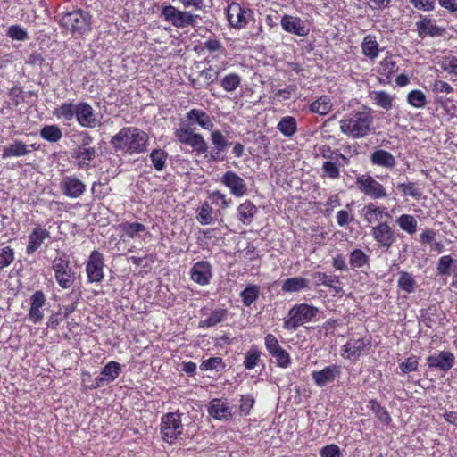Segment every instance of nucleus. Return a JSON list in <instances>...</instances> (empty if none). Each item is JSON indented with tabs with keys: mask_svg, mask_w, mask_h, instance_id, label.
I'll return each instance as SVG.
<instances>
[{
	"mask_svg": "<svg viewBox=\"0 0 457 457\" xmlns=\"http://www.w3.org/2000/svg\"><path fill=\"white\" fill-rule=\"evenodd\" d=\"M110 144L116 152L125 154H143L147 150L149 136L137 127H124L111 138Z\"/></svg>",
	"mask_w": 457,
	"mask_h": 457,
	"instance_id": "1",
	"label": "nucleus"
},
{
	"mask_svg": "<svg viewBox=\"0 0 457 457\" xmlns=\"http://www.w3.org/2000/svg\"><path fill=\"white\" fill-rule=\"evenodd\" d=\"M372 118L367 112H353L340 120L341 131L354 138L366 136L370 129Z\"/></svg>",
	"mask_w": 457,
	"mask_h": 457,
	"instance_id": "2",
	"label": "nucleus"
},
{
	"mask_svg": "<svg viewBox=\"0 0 457 457\" xmlns=\"http://www.w3.org/2000/svg\"><path fill=\"white\" fill-rule=\"evenodd\" d=\"M59 24L73 35H83L91 30L92 15L81 9H76L63 14Z\"/></svg>",
	"mask_w": 457,
	"mask_h": 457,
	"instance_id": "3",
	"label": "nucleus"
},
{
	"mask_svg": "<svg viewBox=\"0 0 457 457\" xmlns=\"http://www.w3.org/2000/svg\"><path fill=\"white\" fill-rule=\"evenodd\" d=\"M319 312V310L306 303L296 304L293 306L287 319L284 321V328L287 329H295L297 327L311 321Z\"/></svg>",
	"mask_w": 457,
	"mask_h": 457,
	"instance_id": "4",
	"label": "nucleus"
},
{
	"mask_svg": "<svg viewBox=\"0 0 457 457\" xmlns=\"http://www.w3.org/2000/svg\"><path fill=\"white\" fill-rule=\"evenodd\" d=\"M182 431L181 414L179 412H169L162 417L161 434L165 442L173 444L181 436Z\"/></svg>",
	"mask_w": 457,
	"mask_h": 457,
	"instance_id": "5",
	"label": "nucleus"
},
{
	"mask_svg": "<svg viewBox=\"0 0 457 457\" xmlns=\"http://www.w3.org/2000/svg\"><path fill=\"white\" fill-rule=\"evenodd\" d=\"M54 278L58 285L63 288H70L75 281V271L71 267V262L66 253L55 258L53 262Z\"/></svg>",
	"mask_w": 457,
	"mask_h": 457,
	"instance_id": "6",
	"label": "nucleus"
},
{
	"mask_svg": "<svg viewBox=\"0 0 457 457\" xmlns=\"http://www.w3.org/2000/svg\"><path fill=\"white\" fill-rule=\"evenodd\" d=\"M162 15L166 21L170 22L174 27L185 28L195 26L198 15L187 12L179 11L172 5H166L162 10Z\"/></svg>",
	"mask_w": 457,
	"mask_h": 457,
	"instance_id": "7",
	"label": "nucleus"
},
{
	"mask_svg": "<svg viewBox=\"0 0 457 457\" xmlns=\"http://www.w3.org/2000/svg\"><path fill=\"white\" fill-rule=\"evenodd\" d=\"M371 235L377 245L388 251L396 240L397 234L387 222H379L372 227Z\"/></svg>",
	"mask_w": 457,
	"mask_h": 457,
	"instance_id": "8",
	"label": "nucleus"
},
{
	"mask_svg": "<svg viewBox=\"0 0 457 457\" xmlns=\"http://www.w3.org/2000/svg\"><path fill=\"white\" fill-rule=\"evenodd\" d=\"M175 136L181 144L190 145L198 154H204L208 150L207 143L201 134L194 133L186 128H179L176 129Z\"/></svg>",
	"mask_w": 457,
	"mask_h": 457,
	"instance_id": "9",
	"label": "nucleus"
},
{
	"mask_svg": "<svg viewBox=\"0 0 457 457\" xmlns=\"http://www.w3.org/2000/svg\"><path fill=\"white\" fill-rule=\"evenodd\" d=\"M356 184L361 192L373 199L384 198L386 196V192L383 185L370 175L358 177Z\"/></svg>",
	"mask_w": 457,
	"mask_h": 457,
	"instance_id": "10",
	"label": "nucleus"
},
{
	"mask_svg": "<svg viewBox=\"0 0 457 457\" xmlns=\"http://www.w3.org/2000/svg\"><path fill=\"white\" fill-rule=\"evenodd\" d=\"M251 15L252 12L250 9H245L236 2L228 4L227 8L228 22L235 29L245 28Z\"/></svg>",
	"mask_w": 457,
	"mask_h": 457,
	"instance_id": "11",
	"label": "nucleus"
},
{
	"mask_svg": "<svg viewBox=\"0 0 457 457\" xmlns=\"http://www.w3.org/2000/svg\"><path fill=\"white\" fill-rule=\"evenodd\" d=\"M104 265L103 254L96 250L93 251L86 264V272L89 282H101L103 280Z\"/></svg>",
	"mask_w": 457,
	"mask_h": 457,
	"instance_id": "12",
	"label": "nucleus"
},
{
	"mask_svg": "<svg viewBox=\"0 0 457 457\" xmlns=\"http://www.w3.org/2000/svg\"><path fill=\"white\" fill-rule=\"evenodd\" d=\"M60 188L66 196L78 198L86 191V185L76 176L70 175L62 178L60 183Z\"/></svg>",
	"mask_w": 457,
	"mask_h": 457,
	"instance_id": "13",
	"label": "nucleus"
},
{
	"mask_svg": "<svg viewBox=\"0 0 457 457\" xmlns=\"http://www.w3.org/2000/svg\"><path fill=\"white\" fill-rule=\"evenodd\" d=\"M76 120L83 128H96L100 124L93 107L85 102L79 103L76 110Z\"/></svg>",
	"mask_w": 457,
	"mask_h": 457,
	"instance_id": "14",
	"label": "nucleus"
},
{
	"mask_svg": "<svg viewBox=\"0 0 457 457\" xmlns=\"http://www.w3.org/2000/svg\"><path fill=\"white\" fill-rule=\"evenodd\" d=\"M29 302L30 308L28 314V320L37 324L43 320L44 307L46 304V298L45 294L38 290L30 296Z\"/></svg>",
	"mask_w": 457,
	"mask_h": 457,
	"instance_id": "15",
	"label": "nucleus"
},
{
	"mask_svg": "<svg viewBox=\"0 0 457 457\" xmlns=\"http://www.w3.org/2000/svg\"><path fill=\"white\" fill-rule=\"evenodd\" d=\"M220 182L228 187L230 193L237 197H241L246 193L245 181L234 171H226L221 177Z\"/></svg>",
	"mask_w": 457,
	"mask_h": 457,
	"instance_id": "16",
	"label": "nucleus"
},
{
	"mask_svg": "<svg viewBox=\"0 0 457 457\" xmlns=\"http://www.w3.org/2000/svg\"><path fill=\"white\" fill-rule=\"evenodd\" d=\"M454 362V354L447 351H441L437 354H433L427 358V364L429 368H435L444 372L450 370L453 367Z\"/></svg>",
	"mask_w": 457,
	"mask_h": 457,
	"instance_id": "17",
	"label": "nucleus"
},
{
	"mask_svg": "<svg viewBox=\"0 0 457 457\" xmlns=\"http://www.w3.org/2000/svg\"><path fill=\"white\" fill-rule=\"evenodd\" d=\"M190 276L194 282L201 286L208 285L212 277V265L207 261H199L191 268Z\"/></svg>",
	"mask_w": 457,
	"mask_h": 457,
	"instance_id": "18",
	"label": "nucleus"
},
{
	"mask_svg": "<svg viewBox=\"0 0 457 457\" xmlns=\"http://www.w3.org/2000/svg\"><path fill=\"white\" fill-rule=\"evenodd\" d=\"M281 27L288 33L303 37L308 35L309 29L305 22L298 17L284 15L281 19Z\"/></svg>",
	"mask_w": 457,
	"mask_h": 457,
	"instance_id": "19",
	"label": "nucleus"
},
{
	"mask_svg": "<svg viewBox=\"0 0 457 457\" xmlns=\"http://www.w3.org/2000/svg\"><path fill=\"white\" fill-rule=\"evenodd\" d=\"M341 373V369L337 365H329L321 370H315L312 372V378L315 384L322 387L328 383L333 382L337 377Z\"/></svg>",
	"mask_w": 457,
	"mask_h": 457,
	"instance_id": "20",
	"label": "nucleus"
},
{
	"mask_svg": "<svg viewBox=\"0 0 457 457\" xmlns=\"http://www.w3.org/2000/svg\"><path fill=\"white\" fill-rule=\"evenodd\" d=\"M208 413L216 420H228L232 417V409L227 402L215 398L209 403Z\"/></svg>",
	"mask_w": 457,
	"mask_h": 457,
	"instance_id": "21",
	"label": "nucleus"
},
{
	"mask_svg": "<svg viewBox=\"0 0 457 457\" xmlns=\"http://www.w3.org/2000/svg\"><path fill=\"white\" fill-rule=\"evenodd\" d=\"M96 155L95 147H80L76 146L71 151V156L77 161L79 168L88 166Z\"/></svg>",
	"mask_w": 457,
	"mask_h": 457,
	"instance_id": "22",
	"label": "nucleus"
},
{
	"mask_svg": "<svg viewBox=\"0 0 457 457\" xmlns=\"http://www.w3.org/2000/svg\"><path fill=\"white\" fill-rule=\"evenodd\" d=\"M50 237V233L40 226L37 227L29 236V244L26 253L31 254L35 253L42 245L45 239Z\"/></svg>",
	"mask_w": 457,
	"mask_h": 457,
	"instance_id": "23",
	"label": "nucleus"
},
{
	"mask_svg": "<svg viewBox=\"0 0 457 457\" xmlns=\"http://www.w3.org/2000/svg\"><path fill=\"white\" fill-rule=\"evenodd\" d=\"M418 35L420 38H424L426 35L430 37H441L445 29L432 24L431 19L424 18L416 23Z\"/></svg>",
	"mask_w": 457,
	"mask_h": 457,
	"instance_id": "24",
	"label": "nucleus"
},
{
	"mask_svg": "<svg viewBox=\"0 0 457 457\" xmlns=\"http://www.w3.org/2000/svg\"><path fill=\"white\" fill-rule=\"evenodd\" d=\"M257 213V206L250 200H245L237 207V218L244 225H250Z\"/></svg>",
	"mask_w": 457,
	"mask_h": 457,
	"instance_id": "25",
	"label": "nucleus"
},
{
	"mask_svg": "<svg viewBox=\"0 0 457 457\" xmlns=\"http://www.w3.org/2000/svg\"><path fill=\"white\" fill-rule=\"evenodd\" d=\"M30 153L29 146L21 140H14L12 144L3 149L2 158L26 156Z\"/></svg>",
	"mask_w": 457,
	"mask_h": 457,
	"instance_id": "26",
	"label": "nucleus"
},
{
	"mask_svg": "<svg viewBox=\"0 0 457 457\" xmlns=\"http://www.w3.org/2000/svg\"><path fill=\"white\" fill-rule=\"evenodd\" d=\"M370 161L374 165L392 169L395 166L396 161L392 154L386 150H376L370 155Z\"/></svg>",
	"mask_w": 457,
	"mask_h": 457,
	"instance_id": "27",
	"label": "nucleus"
},
{
	"mask_svg": "<svg viewBox=\"0 0 457 457\" xmlns=\"http://www.w3.org/2000/svg\"><path fill=\"white\" fill-rule=\"evenodd\" d=\"M187 119L192 122L196 123L204 129H211L213 127V122L210 116L204 111L198 109H192L187 113Z\"/></svg>",
	"mask_w": 457,
	"mask_h": 457,
	"instance_id": "28",
	"label": "nucleus"
},
{
	"mask_svg": "<svg viewBox=\"0 0 457 457\" xmlns=\"http://www.w3.org/2000/svg\"><path fill=\"white\" fill-rule=\"evenodd\" d=\"M309 288V280L302 277H293L283 281L281 290L295 293Z\"/></svg>",
	"mask_w": 457,
	"mask_h": 457,
	"instance_id": "29",
	"label": "nucleus"
},
{
	"mask_svg": "<svg viewBox=\"0 0 457 457\" xmlns=\"http://www.w3.org/2000/svg\"><path fill=\"white\" fill-rule=\"evenodd\" d=\"M266 346L279 367L287 368L289 366L291 358L288 353L282 349L279 345H266Z\"/></svg>",
	"mask_w": 457,
	"mask_h": 457,
	"instance_id": "30",
	"label": "nucleus"
},
{
	"mask_svg": "<svg viewBox=\"0 0 457 457\" xmlns=\"http://www.w3.org/2000/svg\"><path fill=\"white\" fill-rule=\"evenodd\" d=\"M379 45L376 37L370 34L364 37L361 43L362 54L370 60H375L378 55Z\"/></svg>",
	"mask_w": 457,
	"mask_h": 457,
	"instance_id": "31",
	"label": "nucleus"
},
{
	"mask_svg": "<svg viewBox=\"0 0 457 457\" xmlns=\"http://www.w3.org/2000/svg\"><path fill=\"white\" fill-rule=\"evenodd\" d=\"M349 163H345L341 159L335 161H325L322 164L323 176L330 179H337L340 176V168Z\"/></svg>",
	"mask_w": 457,
	"mask_h": 457,
	"instance_id": "32",
	"label": "nucleus"
},
{
	"mask_svg": "<svg viewBox=\"0 0 457 457\" xmlns=\"http://www.w3.org/2000/svg\"><path fill=\"white\" fill-rule=\"evenodd\" d=\"M211 140L215 148V151L211 154V160H212V161L223 160V158L220 156V154L222 152H224L225 137L220 130H214L211 134Z\"/></svg>",
	"mask_w": 457,
	"mask_h": 457,
	"instance_id": "33",
	"label": "nucleus"
},
{
	"mask_svg": "<svg viewBox=\"0 0 457 457\" xmlns=\"http://www.w3.org/2000/svg\"><path fill=\"white\" fill-rule=\"evenodd\" d=\"M77 104L66 102L62 103L60 106L54 109L53 112L54 115L58 119H63L65 120H71L76 117Z\"/></svg>",
	"mask_w": 457,
	"mask_h": 457,
	"instance_id": "34",
	"label": "nucleus"
},
{
	"mask_svg": "<svg viewBox=\"0 0 457 457\" xmlns=\"http://www.w3.org/2000/svg\"><path fill=\"white\" fill-rule=\"evenodd\" d=\"M279 132L287 137H291L296 132V120L292 116L283 117L277 125Z\"/></svg>",
	"mask_w": 457,
	"mask_h": 457,
	"instance_id": "35",
	"label": "nucleus"
},
{
	"mask_svg": "<svg viewBox=\"0 0 457 457\" xmlns=\"http://www.w3.org/2000/svg\"><path fill=\"white\" fill-rule=\"evenodd\" d=\"M228 316V310L224 308H216L204 320H201L202 326L213 327L223 321Z\"/></svg>",
	"mask_w": 457,
	"mask_h": 457,
	"instance_id": "36",
	"label": "nucleus"
},
{
	"mask_svg": "<svg viewBox=\"0 0 457 457\" xmlns=\"http://www.w3.org/2000/svg\"><path fill=\"white\" fill-rule=\"evenodd\" d=\"M332 108V104L328 96L323 95L316 101L312 102L310 105V110L312 112L319 113L320 115L328 114Z\"/></svg>",
	"mask_w": 457,
	"mask_h": 457,
	"instance_id": "37",
	"label": "nucleus"
},
{
	"mask_svg": "<svg viewBox=\"0 0 457 457\" xmlns=\"http://www.w3.org/2000/svg\"><path fill=\"white\" fill-rule=\"evenodd\" d=\"M150 160L153 167L157 171H162L166 167V162L168 158V154L162 149H154L150 155Z\"/></svg>",
	"mask_w": 457,
	"mask_h": 457,
	"instance_id": "38",
	"label": "nucleus"
},
{
	"mask_svg": "<svg viewBox=\"0 0 457 457\" xmlns=\"http://www.w3.org/2000/svg\"><path fill=\"white\" fill-rule=\"evenodd\" d=\"M40 136L48 142L55 143L62 138V132L57 125H46L40 129Z\"/></svg>",
	"mask_w": 457,
	"mask_h": 457,
	"instance_id": "39",
	"label": "nucleus"
},
{
	"mask_svg": "<svg viewBox=\"0 0 457 457\" xmlns=\"http://www.w3.org/2000/svg\"><path fill=\"white\" fill-rule=\"evenodd\" d=\"M456 262L457 259H453L450 255H444L440 257L436 266L437 275L449 276Z\"/></svg>",
	"mask_w": 457,
	"mask_h": 457,
	"instance_id": "40",
	"label": "nucleus"
},
{
	"mask_svg": "<svg viewBox=\"0 0 457 457\" xmlns=\"http://www.w3.org/2000/svg\"><path fill=\"white\" fill-rule=\"evenodd\" d=\"M260 295V287L257 285L250 284L240 293L242 302L245 306H250L255 302Z\"/></svg>",
	"mask_w": 457,
	"mask_h": 457,
	"instance_id": "41",
	"label": "nucleus"
},
{
	"mask_svg": "<svg viewBox=\"0 0 457 457\" xmlns=\"http://www.w3.org/2000/svg\"><path fill=\"white\" fill-rule=\"evenodd\" d=\"M320 154L326 161H335L341 159L345 163H349V158L341 154L338 149H332L329 145H322L319 148Z\"/></svg>",
	"mask_w": 457,
	"mask_h": 457,
	"instance_id": "42",
	"label": "nucleus"
},
{
	"mask_svg": "<svg viewBox=\"0 0 457 457\" xmlns=\"http://www.w3.org/2000/svg\"><path fill=\"white\" fill-rule=\"evenodd\" d=\"M370 257L361 249H354L349 254V263L353 269H360L369 263Z\"/></svg>",
	"mask_w": 457,
	"mask_h": 457,
	"instance_id": "43",
	"label": "nucleus"
},
{
	"mask_svg": "<svg viewBox=\"0 0 457 457\" xmlns=\"http://www.w3.org/2000/svg\"><path fill=\"white\" fill-rule=\"evenodd\" d=\"M381 219L383 216L390 218V214L385 212L384 207H376L373 204H368L363 208V216L368 223L373 222V216Z\"/></svg>",
	"mask_w": 457,
	"mask_h": 457,
	"instance_id": "44",
	"label": "nucleus"
},
{
	"mask_svg": "<svg viewBox=\"0 0 457 457\" xmlns=\"http://www.w3.org/2000/svg\"><path fill=\"white\" fill-rule=\"evenodd\" d=\"M396 223L410 235H413L417 230L418 222L412 215L403 214L397 218Z\"/></svg>",
	"mask_w": 457,
	"mask_h": 457,
	"instance_id": "45",
	"label": "nucleus"
},
{
	"mask_svg": "<svg viewBox=\"0 0 457 457\" xmlns=\"http://www.w3.org/2000/svg\"><path fill=\"white\" fill-rule=\"evenodd\" d=\"M121 372V366L119 362L111 361L101 370V375L104 376L107 383L115 380Z\"/></svg>",
	"mask_w": 457,
	"mask_h": 457,
	"instance_id": "46",
	"label": "nucleus"
},
{
	"mask_svg": "<svg viewBox=\"0 0 457 457\" xmlns=\"http://www.w3.org/2000/svg\"><path fill=\"white\" fill-rule=\"evenodd\" d=\"M371 97L377 105L386 111L393 106L394 98L386 91H374Z\"/></svg>",
	"mask_w": 457,
	"mask_h": 457,
	"instance_id": "47",
	"label": "nucleus"
},
{
	"mask_svg": "<svg viewBox=\"0 0 457 457\" xmlns=\"http://www.w3.org/2000/svg\"><path fill=\"white\" fill-rule=\"evenodd\" d=\"M398 287L406 293H411L415 290V279L412 274L402 271L398 278Z\"/></svg>",
	"mask_w": 457,
	"mask_h": 457,
	"instance_id": "48",
	"label": "nucleus"
},
{
	"mask_svg": "<svg viewBox=\"0 0 457 457\" xmlns=\"http://www.w3.org/2000/svg\"><path fill=\"white\" fill-rule=\"evenodd\" d=\"M369 407L379 420L386 424H389L391 422V417L388 411L386 408L381 406L378 401L374 399L370 400L369 402Z\"/></svg>",
	"mask_w": 457,
	"mask_h": 457,
	"instance_id": "49",
	"label": "nucleus"
},
{
	"mask_svg": "<svg viewBox=\"0 0 457 457\" xmlns=\"http://www.w3.org/2000/svg\"><path fill=\"white\" fill-rule=\"evenodd\" d=\"M407 102L410 105L418 109L423 108L427 104L425 94L419 89L411 90L407 95Z\"/></svg>",
	"mask_w": 457,
	"mask_h": 457,
	"instance_id": "50",
	"label": "nucleus"
},
{
	"mask_svg": "<svg viewBox=\"0 0 457 457\" xmlns=\"http://www.w3.org/2000/svg\"><path fill=\"white\" fill-rule=\"evenodd\" d=\"M241 83V78L236 73L226 75L220 81V86L227 92L234 91Z\"/></svg>",
	"mask_w": 457,
	"mask_h": 457,
	"instance_id": "51",
	"label": "nucleus"
},
{
	"mask_svg": "<svg viewBox=\"0 0 457 457\" xmlns=\"http://www.w3.org/2000/svg\"><path fill=\"white\" fill-rule=\"evenodd\" d=\"M361 349L356 345H343L340 353L345 359L355 361L360 356Z\"/></svg>",
	"mask_w": 457,
	"mask_h": 457,
	"instance_id": "52",
	"label": "nucleus"
},
{
	"mask_svg": "<svg viewBox=\"0 0 457 457\" xmlns=\"http://www.w3.org/2000/svg\"><path fill=\"white\" fill-rule=\"evenodd\" d=\"M316 280V286L332 287V283H340L339 278L336 275H327L323 272H316L313 274Z\"/></svg>",
	"mask_w": 457,
	"mask_h": 457,
	"instance_id": "53",
	"label": "nucleus"
},
{
	"mask_svg": "<svg viewBox=\"0 0 457 457\" xmlns=\"http://www.w3.org/2000/svg\"><path fill=\"white\" fill-rule=\"evenodd\" d=\"M14 261V252L10 246H5L0 253V269L8 267Z\"/></svg>",
	"mask_w": 457,
	"mask_h": 457,
	"instance_id": "54",
	"label": "nucleus"
},
{
	"mask_svg": "<svg viewBox=\"0 0 457 457\" xmlns=\"http://www.w3.org/2000/svg\"><path fill=\"white\" fill-rule=\"evenodd\" d=\"M260 360V352L255 348L249 350L245 355L244 365L245 369L252 370L257 366Z\"/></svg>",
	"mask_w": 457,
	"mask_h": 457,
	"instance_id": "55",
	"label": "nucleus"
},
{
	"mask_svg": "<svg viewBox=\"0 0 457 457\" xmlns=\"http://www.w3.org/2000/svg\"><path fill=\"white\" fill-rule=\"evenodd\" d=\"M397 188L401 190L404 195H410L415 198H420L421 196L420 190L413 182L399 184Z\"/></svg>",
	"mask_w": 457,
	"mask_h": 457,
	"instance_id": "56",
	"label": "nucleus"
},
{
	"mask_svg": "<svg viewBox=\"0 0 457 457\" xmlns=\"http://www.w3.org/2000/svg\"><path fill=\"white\" fill-rule=\"evenodd\" d=\"M7 36L12 39L23 41L28 38V33L18 25H12L8 28Z\"/></svg>",
	"mask_w": 457,
	"mask_h": 457,
	"instance_id": "57",
	"label": "nucleus"
},
{
	"mask_svg": "<svg viewBox=\"0 0 457 457\" xmlns=\"http://www.w3.org/2000/svg\"><path fill=\"white\" fill-rule=\"evenodd\" d=\"M198 220L202 225H207L212 222V207L207 203H204L202 205L198 215Z\"/></svg>",
	"mask_w": 457,
	"mask_h": 457,
	"instance_id": "58",
	"label": "nucleus"
},
{
	"mask_svg": "<svg viewBox=\"0 0 457 457\" xmlns=\"http://www.w3.org/2000/svg\"><path fill=\"white\" fill-rule=\"evenodd\" d=\"M441 68L445 71L457 76V57H445L441 62Z\"/></svg>",
	"mask_w": 457,
	"mask_h": 457,
	"instance_id": "59",
	"label": "nucleus"
},
{
	"mask_svg": "<svg viewBox=\"0 0 457 457\" xmlns=\"http://www.w3.org/2000/svg\"><path fill=\"white\" fill-rule=\"evenodd\" d=\"M320 455V457H342L340 448L335 444L322 447Z\"/></svg>",
	"mask_w": 457,
	"mask_h": 457,
	"instance_id": "60",
	"label": "nucleus"
},
{
	"mask_svg": "<svg viewBox=\"0 0 457 457\" xmlns=\"http://www.w3.org/2000/svg\"><path fill=\"white\" fill-rule=\"evenodd\" d=\"M123 228L126 234L130 237H134L139 232L145 230V225L138 222L126 223Z\"/></svg>",
	"mask_w": 457,
	"mask_h": 457,
	"instance_id": "61",
	"label": "nucleus"
},
{
	"mask_svg": "<svg viewBox=\"0 0 457 457\" xmlns=\"http://www.w3.org/2000/svg\"><path fill=\"white\" fill-rule=\"evenodd\" d=\"M222 364V360L220 357H212L208 360L203 361L200 369L202 370H211L214 369H218L220 365Z\"/></svg>",
	"mask_w": 457,
	"mask_h": 457,
	"instance_id": "62",
	"label": "nucleus"
},
{
	"mask_svg": "<svg viewBox=\"0 0 457 457\" xmlns=\"http://www.w3.org/2000/svg\"><path fill=\"white\" fill-rule=\"evenodd\" d=\"M411 4L419 10L432 11L435 8L434 0H411Z\"/></svg>",
	"mask_w": 457,
	"mask_h": 457,
	"instance_id": "63",
	"label": "nucleus"
},
{
	"mask_svg": "<svg viewBox=\"0 0 457 457\" xmlns=\"http://www.w3.org/2000/svg\"><path fill=\"white\" fill-rule=\"evenodd\" d=\"M254 403V400L251 395H244L241 397L240 400V411L246 415L249 413L250 410L252 409L253 405Z\"/></svg>",
	"mask_w": 457,
	"mask_h": 457,
	"instance_id": "64",
	"label": "nucleus"
}]
</instances>
